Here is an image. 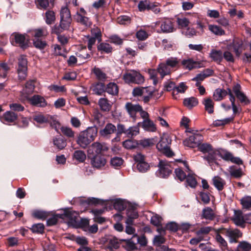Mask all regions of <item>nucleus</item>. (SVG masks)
<instances>
[{"label": "nucleus", "mask_w": 251, "mask_h": 251, "mask_svg": "<svg viewBox=\"0 0 251 251\" xmlns=\"http://www.w3.org/2000/svg\"><path fill=\"white\" fill-rule=\"evenodd\" d=\"M208 29L213 34L218 36H222L225 34V31L221 27L214 25H209Z\"/></svg>", "instance_id": "obj_36"}, {"label": "nucleus", "mask_w": 251, "mask_h": 251, "mask_svg": "<svg viewBox=\"0 0 251 251\" xmlns=\"http://www.w3.org/2000/svg\"><path fill=\"white\" fill-rule=\"evenodd\" d=\"M60 15L61 25L64 28L70 27L72 18L69 8L67 6L62 7L60 10Z\"/></svg>", "instance_id": "obj_7"}, {"label": "nucleus", "mask_w": 251, "mask_h": 251, "mask_svg": "<svg viewBox=\"0 0 251 251\" xmlns=\"http://www.w3.org/2000/svg\"><path fill=\"white\" fill-rule=\"evenodd\" d=\"M35 80H30L26 82L24 91L27 95H29L33 92L35 88Z\"/></svg>", "instance_id": "obj_50"}, {"label": "nucleus", "mask_w": 251, "mask_h": 251, "mask_svg": "<svg viewBox=\"0 0 251 251\" xmlns=\"http://www.w3.org/2000/svg\"><path fill=\"white\" fill-rule=\"evenodd\" d=\"M60 130L64 135L70 138L75 137V133L71 127L68 126L59 127Z\"/></svg>", "instance_id": "obj_47"}, {"label": "nucleus", "mask_w": 251, "mask_h": 251, "mask_svg": "<svg viewBox=\"0 0 251 251\" xmlns=\"http://www.w3.org/2000/svg\"><path fill=\"white\" fill-rule=\"evenodd\" d=\"M160 28L163 32H172L174 30V27L172 22L170 20H167L163 22Z\"/></svg>", "instance_id": "obj_34"}, {"label": "nucleus", "mask_w": 251, "mask_h": 251, "mask_svg": "<svg viewBox=\"0 0 251 251\" xmlns=\"http://www.w3.org/2000/svg\"><path fill=\"white\" fill-rule=\"evenodd\" d=\"M73 159L79 163H82L86 159V154L82 151H75L73 154Z\"/></svg>", "instance_id": "obj_39"}, {"label": "nucleus", "mask_w": 251, "mask_h": 251, "mask_svg": "<svg viewBox=\"0 0 251 251\" xmlns=\"http://www.w3.org/2000/svg\"><path fill=\"white\" fill-rule=\"evenodd\" d=\"M149 36L148 34L144 30L141 29L136 33V38L140 41L145 40Z\"/></svg>", "instance_id": "obj_64"}, {"label": "nucleus", "mask_w": 251, "mask_h": 251, "mask_svg": "<svg viewBox=\"0 0 251 251\" xmlns=\"http://www.w3.org/2000/svg\"><path fill=\"white\" fill-rule=\"evenodd\" d=\"M218 156L226 161H230L238 165L243 164L242 160L239 157L234 156L232 153L226 150H218Z\"/></svg>", "instance_id": "obj_6"}, {"label": "nucleus", "mask_w": 251, "mask_h": 251, "mask_svg": "<svg viewBox=\"0 0 251 251\" xmlns=\"http://www.w3.org/2000/svg\"><path fill=\"white\" fill-rule=\"evenodd\" d=\"M45 21L48 25L52 24L55 20V14L52 10H48L45 13Z\"/></svg>", "instance_id": "obj_43"}, {"label": "nucleus", "mask_w": 251, "mask_h": 251, "mask_svg": "<svg viewBox=\"0 0 251 251\" xmlns=\"http://www.w3.org/2000/svg\"><path fill=\"white\" fill-rule=\"evenodd\" d=\"M218 155V150L213 149L209 152L207 153L203 158L206 160L210 165L214 164H218L217 162V156Z\"/></svg>", "instance_id": "obj_22"}, {"label": "nucleus", "mask_w": 251, "mask_h": 251, "mask_svg": "<svg viewBox=\"0 0 251 251\" xmlns=\"http://www.w3.org/2000/svg\"><path fill=\"white\" fill-rule=\"evenodd\" d=\"M106 163L105 157L100 155H95L91 160L92 166L97 169H100L104 167Z\"/></svg>", "instance_id": "obj_17"}, {"label": "nucleus", "mask_w": 251, "mask_h": 251, "mask_svg": "<svg viewBox=\"0 0 251 251\" xmlns=\"http://www.w3.org/2000/svg\"><path fill=\"white\" fill-rule=\"evenodd\" d=\"M116 131V127L111 123L106 125L103 129L100 131V135L102 137H107Z\"/></svg>", "instance_id": "obj_26"}, {"label": "nucleus", "mask_w": 251, "mask_h": 251, "mask_svg": "<svg viewBox=\"0 0 251 251\" xmlns=\"http://www.w3.org/2000/svg\"><path fill=\"white\" fill-rule=\"evenodd\" d=\"M198 147L199 150L204 154H206L213 149L212 146L208 143L201 144V143Z\"/></svg>", "instance_id": "obj_54"}, {"label": "nucleus", "mask_w": 251, "mask_h": 251, "mask_svg": "<svg viewBox=\"0 0 251 251\" xmlns=\"http://www.w3.org/2000/svg\"><path fill=\"white\" fill-rule=\"evenodd\" d=\"M98 50L101 52L108 53L112 51V48L109 44L101 43L98 46Z\"/></svg>", "instance_id": "obj_53"}, {"label": "nucleus", "mask_w": 251, "mask_h": 251, "mask_svg": "<svg viewBox=\"0 0 251 251\" xmlns=\"http://www.w3.org/2000/svg\"><path fill=\"white\" fill-rule=\"evenodd\" d=\"M243 209L249 210L251 208V196H245L240 200Z\"/></svg>", "instance_id": "obj_40"}, {"label": "nucleus", "mask_w": 251, "mask_h": 251, "mask_svg": "<svg viewBox=\"0 0 251 251\" xmlns=\"http://www.w3.org/2000/svg\"><path fill=\"white\" fill-rule=\"evenodd\" d=\"M210 57L213 61L220 63L223 60V52L220 50H212L209 54Z\"/></svg>", "instance_id": "obj_31"}, {"label": "nucleus", "mask_w": 251, "mask_h": 251, "mask_svg": "<svg viewBox=\"0 0 251 251\" xmlns=\"http://www.w3.org/2000/svg\"><path fill=\"white\" fill-rule=\"evenodd\" d=\"M158 167L159 170L156 174L159 177L166 178L172 173L171 166L164 160H161L159 161Z\"/></svg>", "instance_id": "obj_10"}, {"label": "nucleus", "mask_w": 251, "mask_h": 251, "mask_svg": "<svg viewBox=\"0 0 251 251\" xmlns=\"http://www.w3.org/2000/svg\"><path fill=\"white\" fill-rule=\"evenodd\" d=\"M108 150V148L105 143L95 142L89 147L88 151L89 153L99 155L107 151Z\"/></svg>", "instance_id": "obj_9"}, {"label": "nucleus", "mask_w": 251, "mask_h": 251, "mask_svg": "<svg viewBox=\"0 0 251 251\" xmlns=\"http://www.w3.org/2000/svg\"><path fill=\"white\" fill-rule=\"evenodd\" d=\"M125 108L129 116L135 119L136 114L139 110H141V106L139 104H134L131 102H127Z\"/></svg>", "instance_id": "obj_18"}, {"label": "nucleus", "mask_w": 251, "mask_h": 251, "mask_svg": "<svg viewBox=\"0 0 251 251\" xmlns=\"http://www.w3.org/2000/svg\"><path fill=\"white\" fill-rule=\"evenodd\" d=\"M202 104L204 105L205 110L209 114L213 113L214 103L211 99L209 98L204 99Z\"/></svg>", "instance_id": "obj_32"}, {"label": "nucleus", "mask_w": 251, "mask_h": 251, "mask_svg": "<svg viewBox=\"0 0 251 251\" xmlns=\"http://www.w3.org/2000/svg\"><path fill=\"white\" fill-rule=\"evenodd\" d=\"M30 103L38 107H45L47 102L45 99L42 96L38 95H35L29 100Z\"/></svg>", "instance_id": "obj_19"}, {"label": "nucleus", "mask_w": 251, "mask_h": 251, "mask_svg": "<svg viewBox=\"0 0 251 251\" xmlns=\"http://www.w3.org/2000/svg\"><path fill=\"white\" fill-rule=\"evenodd\" d=\"M181 63L184 68L188 70H191L196 67L197 65L196 62L194 61L192 59L183 60Z\"/></svg>", "instance_id": "obj_52"}, {"label": "nucleus", "mask_w": 251, "mask_h": 251, "mask_svg": "<svg viewBox=\"0 0 251 251\" xmlns=\"http://www.w3.org/2000/svg\"><path fill=\"white\" fill-rule=\"evenodd\" d=\"M228 172L231 176L236 178L241 177L244 174L242 169L236 166H230Z\"/></svg>", "instance_id": "obj_29"}, {"label": "nucleus", "mask_w": 251, "mask_h": 251, "mask_svg": "<svg viewBox=\"0 0 251 251\" xmlns=\"http://www.w3.org/2000/svg\"><path fill=\"white\" fill-rule=\"evenodd\" d=\"M157 72L162 79L165 76L170 75L172 70L166 64H165V62H162L158 65Z\"/></svg>", "instance_id": "obj_23"}, {"label": "nucleus", "mask_w": 251, "mask_h": 251, "mask_svg": "<svg viewBox=\"0 0 251 251\" xmlns=\"http://www.w3.org/2000/svg\"><path fill=\"white\" fill-rule=\"evenodd\" d=\"M198 103L197 99L194 97L185 99L183 100L184 105L188 108H192L196 106Z\"/></svg>", "instance_id": "obj_45"}, {"label": "nucleus", "mask_w": 251, "mask_h": 251, "mask_svg": "<svg viewBox=\"0 0 251 251\" xmlns=\"http://www.w3.org/2000/svg\"><path fill=\"white\" fill-rule=\"evenodd\" d=\"M185 178L187 185L191 188H195L197 186V180L193 175H188Z\"/></svg>", "instance_id": "obj_63"}, {"label": "nucleus", "mask_w": 251, "mask_h": 251, "mask_svg": "<svg viewBox=\"0 0 251 251\" xmlns=\"http://www.w3.org/2000/svg\"><path fill=\"white\" fill-rule=\"evenodd\" d=\"M32 215L36 218L45 220L48 217V213L44 211L35 210L32 213Z\"/></svg>", "instance_id": "obj_58"}, {"label": "nucleus", "mask_w": 251, "mask_h": 251, "mask_svg": "<svg viewBox=\"0 0 251 251\" xmlns=\"http://www.w3.org/2000/svg\"><path fill=\"white\" fill-rule=\"evenodd\" d=\"M27 60L25 56L21 55L18 59V74L20 79L24 80L26 77Z\"/></svg>", "instance_id": "obj_8"}, {"label": "nucleus", "mask_w": 251, "mask_h": 251, "mask_svg": "<svg viewBox=\"0 0 251 251\" xmlns=\"http://www.w3.org/2000/svg\"><path fill=\"white\" fill-rule=\"evenodd\" d=\"M171 139L167 134H164L161 137L159 142L156 145L157 149L164 153L167 156L171 157L173 155V152L170 150V145Z\"/></svg>", "instance_id": "obj_3"}, {"label": "nucleus", "mask_w": 251, "mask_h": 251, "mask_svg": "<svg viewBox=\"0 0 251 251\" xmlns=\"http://www.w3.org/2000/svg\"><path fill=\"white\" fill-rule=\"evenodd\" d=\"M176 23L180 28L187 27L189 24V20L185 17H178L176 19Z\"/></svg>", "instance_id": "obj_51"}, {"label": "nucleus", "mask_w": 251, "mask_h": 251, "mask_svg": "<svg viewBox=\"0 0 251 251\" xmlns=\"http://www.w3.org/2000/svg\"><path fill=\"white\" fill-rule=\"evenodd\" d=\"M35 3L38 9L46 10L54 6V0H35Z\"/></svg>", "instance_id": "obj_16"}, {"label": "nucleus", "mask_w": 251, "mask_h": 251, "mask_svg": "<svg viewBox=\"0 0 251 251\" xmlns=\"http://www.w3.org/2000/svg\"><path fill=\"white\" fill-rule=\"evenodd\" d=\"M149 87H137L134 88L132 90V95L134 97H141L145 95L146 92H147V90Z\"/></svg>", "instance_id": "obj_42"}, {"label": "nucleus", "mask_w": 251, "mask_h": 251, "mask_svg": "<svg viewBox=\"0 0 251 251\" xmlns=\"http://www.w3.org/2000/svg\"><path fill=\"white\" fill-rule=\"evenodd\" d=\"M75 19L77 23L85 27H89L92 25V22L89 18L81 15L78 12H77L75 15Z\"/></svg>", "instance_id": "obj_25"}, {"label": "nucleus", "mask_w": 251, "mask_h": 251, "mask_svg": "<svg viewBox=\"0 0 251 251\" xmlns=\"http://www.w3.org/2000/svg\"><path fill=\"white\" fill-rule=\"evenodd\" d=\"M123 78L125 82L128 84H141L145 81L144 76L140 73L134 70L126 72L123 75Z\"/></svg>", "instance_id": "obj_4"}, {"label": "nucleus", "mask_w": 251, "mask_h": 251, "mask_svg": "<svg viewBox=\"0 0 251 251\" xmlns=\"http://www.w3.org/2000/svg\"><path fill=\"white\" fill-rule=\"evenodd\" d=\"M215 216L214 212L210 207H206L202 210V217L203 218L212 220Z\"/></svg>", "instance_id": "obj_38"}, {"label": "nucleus", "mask_w": 251, "mask_h": 251, "mask_svg": "<svg viewBox=\"0 0 251 251\" xmlns=\"http://www.w3.org/2000/svg\"><path fill=\"white\" fill-rule=\"evenodd\" d=\"M18 119V115L12 111H7L0 118L1 121L5 124L15 123Z\"/></svg>", "instance_id": "obj_13"}, {"label": "nucleus", "mask_w": 251, "mask_h": 251, "mask_svg": "<svg viewBox=\"0 0 251 251\" xmlns=\"http://www.w3.org/2000/svg\"><path fill=\"white\" fill-rule=\"evenodd\" d=\"M10 67L6 63H0V77H6Z\"/></svg>", "instance_id": "obj_57"}, {"label": "nucleus", "mask_w": 251, "mask_h": 251, "mask_svg": "<svg viewBox=\"0 0 251 251\" xmlns=\"http://www.w3.org/2000/svg\"><path fill=\"white\" fill-rule=\"evenodd\" d=\"M34 121L39 124H50V126L58 132L60 124L54 116L49 114L38 113L35 115L33 118Z\"/></svg>", "instance_id": "obj_2"}, {"label": "nucleus", "mask_w": 251, "mask_h": 251, "mask_svg": "<svg viewBox=\"0 0 251 251\" xmlns=\"http://www.w3.org/2000/svg\"><path fill=\"white\" fill-rule=\"evenodd\" d=\"M133 158L136 164L146 162L145 156L140 152L133 154Z\"/></svg>", "instance_id": "obj_61"}, {"label": "nucleus", "mask_w": 251, "mask_h": 251, "mask_svg": "<svg viewBox=\"0 0 251 251\" xmlns=\"http://www.w3.org/2000/svg\"><path fill=\"white\" fill-rule=\"evenodd\" d=\"M222 229V234L226 236L229 240L230 243L238 242V239L242 237V232L237 228H224Z\"/></svg>", "instance_id": "obj_5"}, {"label": "nucleus", "mask_w": 251, "mask_h": 251, "mask_svg": "<svg viewBox=\"0 0 251 251\" xmlns=\"http://www.w3.org/2000/svg\"><path fill=\"white\" fill-rule=\"evenodd\" d=\"M232 47L236 56H239L242 52V42L238 40H234L232 44Z\"/></svg>", "instance_id": "obj_44"}, {"label": "nucleus", "mask_w": 251, "mask_h": 251, "mask_svg": "<svg viewBox=\"0 0 251 251\" xmlns=\"http://www.w3.org/2000/svg\"><path fill=\"white\" fill-rule=\"evenodd\" d=\"M232 220L237 226H240L242 228L245 227L246 222L245 215H243L242 212L240 211H234V214Z\"/></svg>", "instance_id": "obj_15"}, {"label": "nucleus", "mask_w": 251, "mask_h": 251, "mask_svg": "<svg viewBox=\"0 0 251 251\" xmlns=\"http://www.w3.org/2000/svg\"><path fill=\"white\" fill-rule=\"evenodd\" d=\"M203 141V137L201 134H196L190 136L188 138L186 139L183 141V144L185 146L190 148H196Z\"/></svg>", "instance_id": "obj_11"}, {"label": "nucleus", "mask_w": 251, "mask_h": 251, "mask_svg": "<svg viewBox=\"0 0 251 251\" xmlns=\"http://www.w3.org/2000/svg\"><path fill=\"white\" fill-rule=\"evenodd\" d=\"M142 126L144 130L149 132H155L157 129L156 125L150 119L144 120Z\"/></svg>", "instance_id": "obj_28"}, {"label": "nucleus", "mask_w": 251, "mask_h": 251, "mask_svg": "<svg viewBox=\"0 0 251 251\" xmlns=\"http://www.w3.org/2000/svg\"><path fill=\"white\" fill-rule=\"evenodd\" d=\"M11 38L23 49H25L28 46V40L26 39L25 35L14 33L12 34Z\"/></svg>", "instance_id": "obj_14"}, {"label": "nucleus", "mask_w": 251, "mask_h": 251, "mask_svg": "<svg viewBox=\"0 0 251 251\" xmlns=\"http://www.w3.org/2000/svg\"><path fill=\"white\" fill-rule=\"evenodd\" d=\"M62 215L63 219L66 218L70 220L71 223H73L76 222L79 213L70 208H66L64 209V213Z\"/></svg>", "instance_id": "obj_21"}, {"label": "nucleus", "mask_w": 251, "mask_h": 251, "mask_svg": "<svg viewBox=\"0 0 251 251\" xmlns=\"http://www.w3.org/2000/svg\"><path fill=\"white\" fill-rule=\"evenodd\" d=\"M98 104L101 110L103 111H109L111 108V104L110 101L104 98H101L99 99Z\"/></svg>", "instance_id": "obj_30"}, {"label": "nucleus", "mask_w": 251, "mask_h": 251, "mask_svg": "<svg viewBox=\"0 0 251 251\" xmlns=\"http://www.w3.org/2000/svg\"><path fill=\"white\" fill-rule=\"evenodd\" d=\"M179 61L176 57H171L166 59L165 64H166L171 69L177 67L179 65Z\"/></svg>", "instance_id": "obj_48"}, {"label": "nucleus", "mask_w": 251, "mask_h": 251, "mask_svg": "<svg viewBox=\"0 0 251 251\" xmlns=\"http://www.w3.org/2000/svg\"><path fill=\"white\" fill-rule=\"evenodd\" d=\"M212 184L218 191H222L226 186V181L219 176H214L212 179Z\"/></svg>", "instance_id": "obj_20"}, {"label": "nucleus", "mask_w": 251, "mask_h": 251, "mask_svg": "<svg viewBox=\"0 0 251 251\" xmlns=\"http://www.w3.org/2000/svg\"><path fill=\"white\" fill-rule=\"evenodd\" d=\"M126 215L127 218L126 223L127 225H132L133 220L136 219L138 216V212L133 206L128 207L127 209Z\"/></svg>", "instance_id": "obj_24"}, {"label": "nucleus", "mask_w": 251, "mask_h": 251, "mask_svg": "<svg viewBox=\"0 0 251 251\" xmlns=\"http://www.w3.org/2000/svg\"><path fill=\"white\" fill-rule=\"evenodd\" d=\"M139 133V127L138 126H130L127 129L126 135L128 137H133Z\"/></svg>", "instance_id": "obj_55"}, {"label": "nucleus", "mask_w": 251, "mask_h": 251, "mask_svg": "<svg viewBox=\"0 0 251 251\" xmlns=\"http://www.w3.org/2000/svg\"><path fill=\"white\" fill-rule=\"evenodd\" d=\"M93 72L97 79L100 80H104L106 78V74L98 68L95 67L93 69Z\"/></svg>", "instance_id": "obj_59"}, {"label": "nucleus", "mask_w": 251, "mask_h": 251, "mask_svg": "<svg viewBox=\"0 0 251 251\" xmlns=\"http://www.w3.org/2000/svg\"><path fill=\"white\" fill-rule=\"evenodd\" d=\"M48 34L47 30L45 28L36 29L32 32V35L35 39H39V38L45 37Z\"/></svg>", "instance_id": "obj_41"}, {"label": "nucleus", "mask_w": 251, "mask_h": 251, "mask_svg": "<svg viewBox=\"0 0 251 251\" xmlns=\"http://www.w3.org/2000/svg\"><path fill=\"white\" fill-rule=\"evenodd\" d=\"M222 231L221 228L214 229L215 233V239L219 247L222 251H229L227 241L221 235Z\"/></svg>", "instance_id": "obj_12"}, {"label": "nucleus", "mask_w": 251, "mask_h": 251, "mask_svg": "<svg viewBox=\"0 0 251 251\" xmlns=\"http://www.w3.org/2000/svg\"><path fill=\"white\" fill-rule=\"evenodd\" d=\"M105 91V87L103 83H98L94 86L93 92L98 95H101Z\"/></svg>", "instance_id": "obj_49"}, {"label": "nucleus", "mask_w": 251, "mask_h": 251, "mask_svg": "<svg viewBox=\"0 0 251 251\" xmlns=\"http://www.w3.org/2000/svg\"><path fill=\"white\" fill-rule=\"evenodd\" d=\"M105 91L113 96L117 95L119 92V88L115 83L110 82L105 87Z\"/></svg>", "instance_id": "obj_33"}, {"label": "nucleus", "mask_w": 251, "mask_h": 251, "mask_svg": "<svg viewBox=\"0 0 251 251\" xmlns=\"http://www.w3.org/2000/svg\"><path fill=\"white\" fill-rule=\"evenodd\" d=\"M119 247V243L116 238L112 237L109 240L107 248L112 251L113 249H117Z\"/></svg>", "instance_id": "obj_62"}, {"label": "nucleus", "mask_w": 251, "mask_h": 251, "mask_svg": "<svg viewBox=\"0 0 251 251\" xmlns=\"http://www.w3.org/2000/svg\"><path fill=\"white\" fill-rule=\"evenodd\" d=\"M240 85H237L233 88V92L236 97L240 100L241 102L244 103L245 104H248L250 101L245 95L240 90Z\"/></svg>", "instance_id": "obj_27"}, {"label": "nucleus", "mask_w": 251, "mask_h": 251, "mask_svg": "<svg viewBox=\"0 0 251 251\" xmlns=\"http://www.w3.org/2000/svg\"><path fill=\"white\" fill-rule=\"evenodd\" d=\"M183 33L188 38H192L198 35L199 31H197L194 27H188L183 31Z\"/></svg>", "instance_id": "obj_56"}, {"label": "nucleus", "mask_w": 251, "mask_h": 251, "mask_svg": "<svg viewBox=\"0 0 251 251\" xmlns=\"http://www.w3.org/2000/svg\"><path fill=\"white\" fill-rule=\"evenodd\" d=\"M97 134L98 128L96 126L89 127L79 133L77 143L82 148L84 149L95 139Z\"/></svg>", "instance_id": "obj_1"}, {"label": "nucleus", "mask_w": 251, "mask_h": 251, "mask_svg": "<svg viewBox=\"0 0 251 251\" xmlns=\"http://www.w3.org/2000/svg\"><path fill=\"white\" fill-rule=\"evenodd\" d=\"M53 145L59 150H62L67 145L66 140L60 137L54 138L53 139Z\"/></svg>", "instance_id": "obj_46"}, {"label": "nucleus", "mask_w": 251, "mask_h": 251, "mask_svg": "<svg viewBox=\"0 0 251 251\" xmlns=\"http://www.w3.org/2000/svg\"><path fill=\"white\" fill-rule=\"evenodd\" d=\"M227 95V92L225 89H217L213 94V97L215 100L220 101Z\"/></svg>", "instance_id": "obj_37"}, {"label": "nucleus", "mask_w": 251, "mask_h": 251, "mask_svg": "<svg viewBox=\"0 0 251 251\" xmlns=\"http://www.w3.org/2000/svg\"><path fill=\"white\" fill-rule=\"evenodd\" d=\"M137 143L135 140H126L123 142V146L127 149H132L136 147Z\"/></svg>", "instance_id": "obj_60"}, {"label": "nucleus", "mask_w": 251, "mask_h": 251, "mask_svg": "<svg viewBox=\"0 0 251 251\" xmlns=\"http://www.w3.org/2000/svg\"><path fill=\"white\" fill-rule=\"evenodd\" d=\"M251 244L245 241L239 242L235 249V251H251Z\"/></svg>", "instance_id": "obj_35"}]
</instances>
